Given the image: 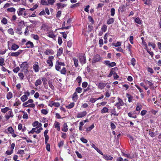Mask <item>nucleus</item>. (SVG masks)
Segmentation results:
<instances>
[{"label":"nucleus","mask_w":161,"mask_h":161,"mask_svg":"<svg viewBox=\"0 0 161 161\" xmlns=\"http://www.w3.org/2000/svg\"><path fill=\"white\" fill-rule=\"evenodd\" d=\"M33 102V100L32 99H30L28 100L26 102L24 103L23 104V106H25H25H26L27 105H28V104L29 103H32Z\"/></svg>","instance_id":"aec40b11"},{"label":"nucleus","mask_w":161,"mask_h":161,"mask_svg":"<svg viewBox=\"0 0 161 161\" xmlns=\"http://www.w3.org/2000/svg\"><path fill=\"white\" fill-rule=\"evenodd\" d=\"M63 53V48L62 47L60 48L58 50L57 56H60Z\"/></svg>","instance_id":"f3484780"},{"label":"nucleus","mask_w":161,"mask_h":161,"mask_svg":"<svg viewBox=\"0 0 161 161\" xmlns=\"http://www.w3.org/2000/svg\"><path fill=\"white\" fill-rule=\"evenodd\" d=\"M37 128V127L36 128H33L31 130H30L29 132V134H33L34 132H36V133L37 130H36V129Z\"/></svg>","instance_id":"58836bf2"},{"label":"nucleus","mask_w":161,"mask_h":161,"mask_svg":"<svg viewBox=\"0 0 161 161\" xmlns=\"http://www.w3.org/2000/svg\"><path fill=\"white\" fill-rule=\"evenodd\" d=\"M73 59L74 61V63L75 66V67H77L78 66V60L77 59L75 58H73Z\"/></svg>","instance_id":"4468645a"},{"label":"nucleus","mask_w":161,"mask_h":161,"mask_svg":"<svg viewBox=\"0 0 161 161\" xmlns=\"http://www.w3.org/2000/svg\"><path fill=\"white\" fill-rule=\"evenodd\" d=\"M47 62L51 67H52L53 66V63L51 60H47Z\"/></svg>","instance_id":"6e6d98bb"},{"label":"nucleus","mask_w":161,"mask_h":161,"mask_svg":"<svg viewBox=\"0 0 161 161\" xmlns=\"http://www.w3.org/2000/svg\"><path fill=\"white\" fill-rule=\"evenodd\" d=\"M8 131L11 133H14V132L13 129L11 127H9L8 129Z\"/></svg>","instance_id":"49530a36"},{"label":"nucleus","mask_w":161,"mask_h":161,"mask_svg":"<svg viewBox=\"0 0 161 161\" xmlns=\"http://www.w3.org/2000/svg\"><path fill=\"white\" fill-rule=\"evenodd\" d=\"M19 70V67H17L13 69V71L14 73H17Z\"/></svg>","instance_id":"e2e57ef3"},{"label":"nucleus","mask_w":161,"mask_h":161,"mask_svg":"<svg viewBox=\"0 0 161 161\" xmlns=\"http://www.w3.org/2000/svg\"><path fill=\"white\" fill-rule=\"evenodd\" d=\"M19 46H18V45L15 44V43H13L12 46H11V49L12 50H13L14 51H15L17 49H18V48H19Z\"/></svg>","instance_id":"ddd939ff"},{"label":"nucleus","mask_w":161,"mask_h":161,"mask_svg":"<svg viewBox=\"0 0 161 161\" xmlns=\"http://www.w3.org/2000/svg\"><path fill=\"white\" fill-rule=\"evenodd\" d=\"M7 11L11 12H14L15 11V9L14 8L12 7L8 8Z\"/></svg>","instance_id":"f704fd0d"},{"label":"nucleus","mask_w":161,"mask_h":161,"mask_svg":"<svg viewBox=\"0 0 161 161\" xmlns=\"http://www.w3.org/2000/svg\"><path fill=\"white\" fill-rule=\"evenodd\" d=\"M18 75L20 80H22L24 77V75L23 73H19L18 74Z\"/></svg>","instance_id":"864d4df0"},{"label":"nucleus","mask_w":161,"mask_h":161,"mask_svg":"<svg viewBox=\"0 0 161 161\" xmlns=\"http://www.w3.org/2000/svg\"><path fill=\"white\" fill-rule=\"evenodd\" d=\"M42 80L43 82V84L45 85L47 84V80L45 77H42Z\"/></svg>","instance_id":"3c124183"},{"label":"nucleus","mask_w":161,"mask_h":161,"mask_svg":"<svg viewBox=\"0 0 161 161\" xmlns=\"http://www.w3.org/2000/svg\"><path fill=\"white\" fill-rule=\"evenodd\" d=\"M25 10L24 8H20L17 11L18 15L19 16L22 15L23 14V11Z\"/></svg>","instance_id":"2eb2a0df"},{"label":"nucleus","mask_w":161,"mask_h":161,"mask_svg":"<svg viewBox=\"0 0 161 161\" xmlns=\"http://www.w3.org/2000/svg\"><path fill=\"white\" fill-rule=\"evenodd\" d=\"M78 98V96L76 92H75L73 95L72 100L75 102H76Z\"/></svg>","instance_id":"9b49d317"},{"label":"nucleus","mask_w":161,"mask_h":161,"mask_svg":"<svg viewBox=\"0 0 161 161\" xmlns=\"http://www.w3.org/2000/svg\"><path fill=\"white\" fill-rule=\"evenodd\" d=\"M88 85V83L86 82H83L82 83V87L83 88H86Z\"/></svg>","instance_id":"0e129e2a"},{"label":"nucleus","mask_w":161,"mask_h":161,"mask_svg":"<svg viewBox=\"0 0 161 161\" xmlns=\"http://www.w3.org/2000/svg\"><path fill=\"white\" fill-rule=\"evenodd\" d=\"M103 158L107 161L112 160L113 159V157L110 155L108 156L103 154Z\"/></svg>","instance_id":"6e6552de"},{"label":"nucleus","mask_w":161,"mask_h":161,"mask_svg":"<svg viewBox=\"0 0 161 161\" xmlns=\"http://www.w3.org/2000/svg\"><path fill=\"white\" fill-rule=\"evenodd\" d=\"M28 64L26 62H24L22 63L20 65V67L22 69V71H23L28 66Z\"/></svg>","instance_id":"1a4fd4ad"},{"label":"nucleus","mask_w":161,"mask_h":161,"mask_svg":"<svg viewBox=\"0 0 161 161\" xmlns=\"http://www.w3.org/2000/svg\"><path fill=\"white\" fill-rule=\"evenodd\" d=\"M48 85L49 86L52 90H54V87L53 86L52 84V82L51 81H49L48 82Z\"/></svg>","instance_id":"603ef678"},{"label":"nucleus","mask_w":161,"mask_h":161,"mask_svg":"<svg viewBox=\"0 0 161 161\" xmlns=\"http://www.w3.org/2000/svg\"><path fill=\"white\" fill-rule=\"evenodd\" d=\"M108 109L107 107H103L101 110V112L102 114L104 113H108Z\"/></svg>","instance_id":"dca6fc26"},{"label":"nucleus","mask_w":161,"mask_h":161,"mask_svg":"<svg viewBox=\"0 0 161 161\" xmlns=\"http://www.w3.org/2000/svg\"><path fill=\"white\" fill-rule=\"evenodd\" d=\"M20 98H21V100L22 102H24L27 99H28L27 96L26 95H24L22 96Z\"/></svg>","instance_id":"5701e85b"},{"label":"nucleus","mask_w":161,"mask_h":161,"mask_svg":"<svg viewBox=\"0 0 161 161\" xmlns=\"http://www.w3.org/2000/svg\"><path fill=\"white\" fill-rule=\"evenodd\" d=\"M135 22L138 24H141L142 23V20L139 18H136L135 19Z\"/></svg>","instance_id":"e433bc0d"},{"label":"nucleus","mask_w":161,"mask_h":161,"mask_svg":"<svg viewBox=\"0 0 161 161\" xmlns=\"http://www.w3.org/2000/svg\"><path fill=\"white\" fill-rule=\"evenodd\" d=\"M41 3L43 5H48V4L46 1L44 0H41Z\"/></svg>","instance_id":"bf43d9fd"},{"label":"nucleus","mask_w":161,"mask_h":161,"mask_svg":"<svg viewBox=\"0 0 161 161\" xmlns=\"http://www.w3.org/2000/svg\"><path fill=\"white\" fill-rule=\"evenodd\" d=\"M94 127V125L92 124L90 126L87 128L86 130L87 132H90L92 129Z\"/></svg>","instance_id":"cd10ccee"},{"label":"nucleus","mask_w":161,"mask_h":161,"mask_svg":"<svg viewBox=\"0 0 161 161\" xmlns=\"http://www.w3.org/2000/svg\"><path fill=\"white\" fill-rule=\"evenodd\" d=\"M26 45L27 48H32L34 47L33 42L30 41L27 42L26 43Z\"/></svg>","instance_id":"9d476101"},{"label":"nucleus","mask_w":161,"mask_h":161,"mask_svg":"<svg viewBox=\"0 0 161 161\" xmlns=\"http://www.w3.org/2000/svg\"><path fill=\"white\" fill-rule=\"evenodd\" d=\"M58 64L56 63V65H55V68L58 71H59L60 69V67Z\"/></svg>","instance_id":"69168bd1"},{"label":"nucleus","mask_w":161,"mask_h":161,"mask_svg":"<svg viewBox=\"0 0 161 161\" xmlns=\"http://www.w3.org/2000/svg\"><path fill=\"white\" fill-rule=\"evenodd\" d=\"M67 125V124L64 123L63 125V128L62 129V130L66 132L68 130Z\"/></svg>","instance_id":"4be33fe9"},{"label":"nucleus","mask_w":161,"mask_h":161,"mask_svg":"<svg viewBox=\"0 0 161 161\" xmlns=\"http://www.w3.org/2000/svg\"><path fill=\"white\" fill-rule=\"evenodd\" d=\"M57 6L58 8V9L61 8H64L66 6V5L64 4H63L61 3H58L57 4Z\"/></svg>","instance_id":"c85d7f7f"},{"label":"nucleus","mask_w":161,"mask_h":161,"mask_svg":"<svg viewBox=\"0 0 161 161\" xmlns=\"http://www.w3.org/2000/svg\"><path fill=\"white\" fill-rule=\"evenodd\" d=\"M8 32L9 34L14 35V31L13 30L12 28L9 29L8 30Z\"/></svg>","instance_id":"de8ad7c7"},{"label":"nucleus","mask_w":161,"mask_h":161,"mask_svg":"<svg viewBox=\"0 0 161 161\" xmlns=\"http://www.w3.org/2000/svg\"><path fill=\"white\" fill-rule=\"evenodd\" d=\"M142 105L141 104L137 103L136 105V110L137 111H140L142 108Z\"/></svg>","instance_id":"a211bd4d"},{"label":"nucleus","mask_w":161,"mask_h":161,"mask_svg":"<svg viewBox=\"0 0 161 161\" xmlns=\"http://www.w3.org/2000/svg\"><path fill=\"white\" fill-rule=\"evenodd\" d=\"M147 111L146 110H142L141 112V115L143 116L144 115L147 113Z\"/></svg>","instance_id":"774afa93"},{"label":"nucleus","mask_w":161,"mask_h":161,"mask_svg":"<svg viewBox=\"0 0 161 161\" xmlns=\"http://www.w3.org/2000/svg\"><path fill=\"white\" fill-rule=\"evenodd\" d=\"M128 115L130 117H131L134 118H136L137 117L136 115H133V114L131 112L128 113Z\"/></svg>","instance_id":"72a5a7b5"},{"label":"nucleus","mask_w":161,"mask_h":161,"mask_svg":"<svg viewBox=\"0 0 161 161\" xmlns=\"http://www.w3.org/2000/svg\"><path fill=\"white\" fill-rule=\"evenodd\" d=\"M111 15L113 16L115 14V10L114 8H112L111 9Z\"/></svg>","instance_id":"09e8293b"},{"label":"nucleus","mask_w":161,"mask_h":161,"mask_svg":"<svg viewBox=\"0 0 161 161\" xmlns=\"http://www.w3.org/2000/svg\"><path fill=\"white\" fill-rule=\"evenodd\" d=\"M78 58L80 63L82 65L86 63V56L84 54L82 53L79 54L78 55Z\"/></svg>","instance_id":"f03ea898"},{"label":"nucleus","mask_w":161,"mask_h":161,"mask_svg":"<svg viewBox=\"0 0 161 161\" xmlns=\"http://www.w3.org/2000/svg\"><path fill=\"white\" fill-rule=\"evenodd\" d=\"M121 42H117L116 43H113L112 45L115 47H118L120 46L121 45Z\"/></svg>","instance_id":"473e14b6"},{"label":"nucleus","mask_w":161,"mask_h":161,"mask_svg":"<svg viewBox=\"0 0 161 161\" xmlns=\"http://www.w3.org/2000/svg\"><path fill=\"white\" fill-rule=\"evenodd\" d=\"M102 59V58L99 54L95 55L92 58V63H96L97 62H100Z\"/></svg>","instance_id":"7ed1b4c3"},{"label":"nucleus","mask_w":161,"mask_h":161,"mask_svg":"<svg viewBox=\"0 0 161 161\" xmlns=\"http://www.w3.org/2000/svg\"><path fill=\"white\" fill-rule=\"evenodd\" d=\"M144 82L147 85H148L150 87H152L153 85V83H152L151 82L149 81L148 80H145Z\"/></svg>","instance_id":"bb28decb"},{"label":"nucleus","mask_w":161,"mask_h":161,"mask_svg":"<svg viewBox=\"0 0 161 161\" xmlns=\"http://www.w3.org/2000/svg\"><path fill=\"white\" fill-rule=\"evenodd\" d=\"M87 114L86 111L81 112L78 114L77 117L78 118H81L84 117Z\"/></svg>","instance_id":"0eeeda50"},{"label":"nucleus","mask_w":161,"mask_h":161,"mask_svg":"<svg viewBox=\"0 0 161 161\" xmlns=\"http://www.w3.org/2000/svg\"><path fill=\"white\" fill-rule=\"evenodd\" d=\"M9 110V108L8 107H6L4 108H2L1 109V112L3 113H6Z\"/></svg>","instance_id":"2f4dec72"},{"label":"nucleus","mask_w":161,"mask_h":161,"mask_svg":"<svg viewBox=\"0 0 161 161\" xmlns=\"http://www.w3.org/2000/svg\"><path fill=\"white\" fill-rule=\"evenodd\" d=\"M1 22L4 25H5L7 23V20L5 18H3L1 20Z\"/></svg>","instance_id":"37998d69"},{"label":"nucleus","mask_w":161,"mask_h":161,"mask_svg":"<svg viewBox=\"0 0 161 161\" xmlns=\"http://www.w3.org/2000/svg\"><path fill=\"white\" fill-rule=\"evenodd\" d=\"M148 45L152 47L153 49H154L156 47V45L153 43L151 42H149L148 43Z\"/></svg>","instance_id":"c03bdc74"},{"label":"nucleus","mask_w":161,"mask_h":161,"mask_svg":"<svg viewBox=\"0 0 161 161\" xmlns=\"http://www.w3.org/2000/svg\"><path fill=\"white\" fill-rule=\"evenodd\" d=\"M75 90L78 93H80L82 92V89L80 87H77L76 88Z\"/></svg>","instance_id":"8fccbe9b"},{"label":"nucleus","mask_w":161,"mask_h":161,"mask_svg":"<svg viewBox=\"0 0 161 161\" xmlns=\"http://www.w3.org/2000/svg\"><path fill=\"white\" fill-rule=\"evenodd\" d=\"M80 140L82 142L85 143H86L87 142V140L83 137L81 138Z\"/></svg>","instance_id":"4d7b16f0"},{"label":"nucleus","mask_w":161,"mask_h":161,"mask_svg":"<svg viewBox=\"0 0 161 161\" xmlns=\"http://www.w3.org/2000/svg\"><path fill=\"white\" fill-rule=\"evenodd\" d=\"M32 37L35 40H38L39 39V37L37 35H34V34H32L31 35Z\"/></svg>","instance_id":"ea45409f"},{"label":"nucleus","mask_w":161,"mask_h":161,"mask_svg":"<svg viewBox=\"0 0 161 161\" xmlns=\"http://www.w3.org/2000/svg\"><path fill=\"white\" fill-rule=\"evenodd\" d=\"M136 60L134 58H132L131 60V63L134 66L136 64Z\"/></svg>","instance_id":"4c0bfd02"},{"label":"nucleus","mask_w":161,"mask_h":161,"mask_svg":"<svg viewBox=\"0 0 161 161\" xmlns=\"http://www.w3.org/2000/svg\"><path fill=\"white\" fill-rule=\"evenodd\" d=\"M13 97V94L11 92H9L8 93L7 95V98L8 99H10Z\"/></svg>","instance_id":"7c9ffc66"},{"label":"nucleus","mask_w":161,"mask_h":161,"mask_svg":"<svg viewBox=\"0 0 161 161\" xmlns=\"http://www.w3.org/2000/svg\"><path fill=\"white\" fill-rule=\"evenodd\" d=\"M115 72V69L114 68H112L111 69L110 72L109 74L108 75V77H110L112 76V75H113Z\"/></svg>","instance_id":"a878e982"},{"label":"nucleus","mask_w":161,"mask_h":161,"mask_svg":"<svg viewBox=\"0 0 161 161\" xmlns=\"http://www.w3.org/2000/svg\"><path fill=\"white\" fill-rule=\"evenodd\" d=\"M55 2V0H47V3L49 4L53 5Z\"/></svg>","instance_id":"c9c22d12"},{"label":"nucleus","mask_w":161,"mask_h":161,"mask_svg":"<svg viewBox=\"0 0 161 161\" xmlns=\"http://www.w3.org/2000/svg\"><path fill=\"white\" fill-rule=\"evenodd\" d=\"M35 107V105L34 103H31L25 106V107L34 108Z\"/></svg>","instance_id":"052dcab7"},{"label":"nucleus","mask_w":161,"mask_h":161,"mask_svg":"<svg viewBox=\"0 0 161 161\" xmlns=\"http://www.w3.org/2000/svg\"><path fill=\"white\" fill-rule=\"evenodd\" d=\"M107 26L105 25H104L101 28V30L102 31L105 32L107 30Z\"/></svg>","instance_id":"a18cd8bd"},{"label":"nucleus","mask_w":161,"mask_h":161,"mask_svg":"<svg viewBox=\"0 0 161 161\" xmlns=\"http://www.w3.org/2000/svg\"><path fill=\"white\" fill-rule=\"evenodd\" d=\"M126 95L128 97V102L129 103L131 102L133 98V97L128 93H126Z\"/></svg>","instance_id":"412c9836"},{"label":"nucleus","mask_w":161,"mask_h":161,"mask_svg":"<svg viewBox=\"0 0 161 161\" xmlns=\"http://www.w3.org/2000/svg\"><path fill=\"white\" fill-rule=\"evenodd\" d=\"M132 46L130 44H129L128 46L127 47V48L128 49V51L130 52V53L131 55L132 53L131 48H132Z\"/></svg>","instance_id":"79ce46f5"},{"label":"nucleus","mask_w":161,"mask_h":161,"mask_svg":"<svg viewBox=\"0 0 161 161\" xmlns=\"http://www.w3.org/2000/svg\"><path fill=\"white\" fill-rule=\"evenodd\" d=\"M149 133L150 136L153 137H154L156 135L151 130L149 131Z\"/></svg>","instance_id":"13d9d810"},{"label":"nucleus","mask_w":161,"mask_h":161,"mask_svg":"<svg viewBox=\"0 0 161 161\" xmlns=\"http://www.w3.org/2000/svg\"><path fill=\"white\" fill-rule=\"evenodd\" d=\"M117 102L115 104V105L116 106L118 109H120L121 108V106H122L124 105V103L123 101L119 97L117 98Z\"/></svg>","instance_id":"f257e3e1"},{"label":"nucleus","mask_w":161,"mask_h":161,"mask_svg":"<svg viewBox=\"0 0 161 161\" xmlns=\"http://www.w3.org/2000/svg\"><path fill=\"white\" fill-rule=\"evenodd\" d=\"M122 155L125 157H127L128 158H131V157L129 154H126L124 153H122Z\"/></svg>","instance_id":"5fc2aeb1"},{"label":"nucleus","mask_w":161,"mask_h":161,"mask_svg":"<svg viewBox=\"0 0 161 161\" xmlns=\"http://www.w3.org/2000/svg\"><path fill=\"white\" fill-rule=\"evenodd\" d=\"M4 59L3 58H1L0 59V65L3 66V65H5V64L4 63Z\"/></svg>","instance_id":"a19ab883"},{"label":"nucleus","mask_w":161,"mask_h":161,"mask_svg":"<svg viewBox=\"0 0 161 161\" xmlns=\"http://www.w3.org/2000/svg\"><path fill=\"white\" fill-rule=\"evenodd\" d=\"M60 124L57 122H56L54 125L55 127L57 128V130L59 131L60 130Z\"/></svg>","instance_id":"c756f323"},{"label":"nucleus","mask_w":161,"mask_h":161,"mask_svg":"<svg viewBox=\"0 0 161 161\" xmlns=\"http://www.w3.org/2000/svg\"><path fill=\"white\" fill-rule=\"evenodd\" d=\"M114 20L113 18H109L107 21V24L108 25L114 23Z\"/></svg>","instance_id":"b1692460"},{"label":"nucleus","mask_w":161,"mask_h":161,"mask_svg":"<svg viewBox=\"0 0 161 161\" xmlns=\"http://www.w3.org/2000/svg\"><path fill=\"white\" fill-rule=\"evenodd\" d=\"M33 69L36 72H38L39 70V67L38 65V63L37 62H36L35 64L33 65Z\"/></svg>","instance_id":"39448f33"},{"label":"nucleus","mask_w":161,"mask_h":161,"mask_svg":"<svg viewBox=\"0 0 161 161\" xmlns=\"http://www.w3.org/2000/svg\"><path fill=\"white\" fill-rule=\"evenodd\" d=\"M44 53L46 55L53 54H54V52L52 49H47L46 51Z\"/></svg>","instance_id":"f8f14e48"},{"label":"nucleus","mask_w":161,"mask_h":161,"mask_svg":"<svg viewBox=\"0 0 161 161\" xmlns=\"http://www.w3.org/2000/svg\"><path fill=\"white\" fill-rule=\"evenodd\" d=\"M48 36L49 37L53 38L55 37V36L53 34V31H50L48 33Z\"/></svg>","instance_id":"6ab92c4d"},{"label":"nucleus","mask_w":161,"mask_h":161,"mask_svg":"<svg viewBox=\"0 0 161 161\" xmlns=\"http://www.w3.org/2000/svg\"><path fill=\"white\" fill-rule=\"evenodd\" d=\"M106 85V83L103 82H100L97 85V86L98 88L101 90L103 89L105 87Z\"/></svg>","instance_id":"423d86ee"},{"label":"nucleus","mask_w":161,"mask_h":161,"mask_svg":"<svg viewBox=\"0 0 161 161\" xmlns=\"http://www.w3.org/2000/svg\"><path fill=\"white\" fill-rule=\"evenodd\" d=\"M142 44L145 47V49L146 50H147V49H148L147 45V44L146 42L145 41H142Z\"/></svg>","instance_id":"680f3d73"},{"label":"nucleus","mask_w":161,"mask_h":161,"mask_svg":"<svg viewBox=\"0 0 161 161\" xmlns=\"http://www.w3.org/2000/svg\"><path fill=\"white\" fill-rule=\"evenodd\" d=\"M42 81L40 79H38L36 80L35 83V86L37 87V86L39 85H40L42 84Z\"/></svg>","instance_id":"393cba45"},{"label":"nucleus","mask_w":161,"mask_h":161,"mask_svg":"<svg viewBox=\"0 0 161 161\" xmlns=\"http://www.w3.org/2000/svg\"><path fill=\"white\" fill-rule=\"evenodd\" d=\"M23 50H19L17 52H12L11 53L10 55V56L12 57H16L19 55L21 54Z\"/></svg>","instance_id":"20e7f679"},{"label":"nucleus","mask_w":161,"mask_h":161,"mask_svg":"<svg viewBox=\"0 0 161 161\" xmlns=\"http://www.w3.org/2000/svg\"><path fill=\"white\" fill-rule=\"evenodd\" d=\"M81 78L80 76H78L76 79V80L79 84L81 82Z\"/></svg>","instance_id":"338daca9"}]
</instances>
